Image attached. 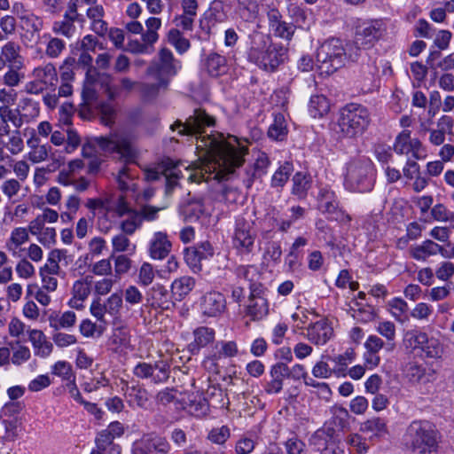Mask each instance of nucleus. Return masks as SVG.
<instances>
[{
	"label": "nucleus",
	"instance_id": "1",
	"mask_svg": "<svg viewBox=\"0 0 454 454\" xmlns=\"http://www.w3.org/2000/svg\"><path fill=\"white\" fill-rule=\"evenodd\" d=\"M215 125L214 117L204 110L196 109L184 122L176 121L171 129H179L180 135L196 136V149L200 154L197 161L189 165L174 163L168 159L156 168L147 169L145 179L156 181L160 176L166 180V193L169 194L177 184V180L187 176L192 183H200L210 179H223L244 162L247 148L240 145L235 137L225 138L222 134L201 136L206 127Z\"/></svg>",
	"mask_w": 454,
	"mask_h": 454
},
{
	"label": "nucleus",
	"instance_id": "2",
	"mask_svg": "<svg viewBox=\"0 0 454 454\" xmlns=\"http://www.w3.org/2000/svg\"><path fill=\"white\" fill-rule=\"evenodd\" d=\"M354 44L344 43L337 38L324 42L317 51V70L320 76H327L345 65L347 60L356 61L358 50Z\"/></svg>",
	"mask_w": 454,
	"mask_h": 454
},
{
	"label": "nucleus",
	"instance_id": "3",
	"mask_svg": "<svg viewBox=\"0 0 454 454\" xmlns=\"http://www.w3.org/2000/svg\"><path fill=\"white\" fill-rule=\"evenodd\" d=\"M160 62L152 64L147 69V74L154 82L143 84V93L147 98H154L160 92L168 89L169 77L174 76L181 67L179 61L174 59L173 53L167 48L159 52Z\"/></svg>",
	"mask_w": 454,
	"mask_h": 454
},
{
	"label": "nucleus",
	"instance_id": "4",
	"mask_svg": "<svg viewBox=\"0 0 454 454\" xmlns=\"http://www.w3.org/2000/svg\"><path fill=\"white\" fill-rule=\"evenodd\" d=\"M285 50L271 43L269 35L254 33L247 52L249 61L266 71H274L284 61Z\"/></svg>",
	"mask_w": 454,
	"mask_h": 454
},
{
	"label": "nucleus",
	"instance_id": "5",
	"mask_svg": "<svg viewBox=\"0 0 454 454\" xmlns=\"http://www.w3.org/2000/svg\"><path fill=\"white\" fill-rule=\"evenodd\" d=\"M371 121L368 109L356 103L347 104L340 109L337 133L347 138H355L364 134Z\"/></svg>",
	"mask_w": 454,
	"mask_h": 454
},
{
	"label": "nucleus",
	"instance_id": "6",
	"mask_svg": "<svg viewBox=\"0 0 454 454\" xmlns=\"http://www.w3.org/2000/svg\"><path fill=\"white\" fill-rule=\"evenodd\" d=\"M403 443L411 454H432L438 447L436 432L427 421H412L406 428Z\"/></svg>",
	"mask_w": 454,
	"mask_h": 454
},
{
	"label": "nucleus",
	"instance_id": "7",
	"mask_svg": "<svg viewBox=\"0 0 454 454\" xmlns=\"http://www.w3.org/2000/svg\"><path fill=\"white\" fill-rule=\"evenodd\" d=\"M374 165L369 158L353 159L347 163L345 185L350 191L370 192L374 185Z\"/></svg>",
	"mask_w": 454,
	"mask_h": 454
},
{
	"label": "nucleus",
	"instance_id": "8",
	"mask_svg": "<svg viewBox=\"0 0 454 454\" xmlns=\"http://www.w3.org/2000/svg\"><path fill=\"white\" fill-rule=\"evenodd\" d=\"M94 145H98L106 153H115L119 160L126 163L135 160L136 153L130 142L121 135L114 134L109 137H95L91 143H87L82 146L83 157L92 156Z\"/></svg>",
	"mask_w": 454,
	"mask_h": 454
},
{
	"label": "nucleus",
	"instance_id": "9",
	"mask_svg": "<svg viewBox=\"0 0 454 454\" xmlns=\"http://www.w3.org/2000/svg\"><path fill=\"white\" fill-rule=\"evenodd\" d=\"M254 222L249 215H239L236 218L232 234V246L240 254L253 252L256 239Z\"/></svg>",
	"mask_w": 454,
	"mask_h": 454
},
{
	"label": "nucleus",
	"instance_id": "10",
	"mask_svg": "<svg viewBox=\"0 0 454 454\" xmlns=\"http://www.w3.org/2000/svg\"><path fill=\"white\" fill-rule=\"evenodd\" d=\"M386 32V25L381 20H374L358 26L356 29L354 41V51L358 50V56L361 49H370L378 42Z\"/></svg>",
	"mask_w": 454,
	"mask_h": 454
},
{
	"label": "nucleus",
	"instance_id": "11",
	"mask_svg": "<svg viewBox=\"0 0 454 454\" xmlns=\"http://www.w3.org/2000/svg\"><path fill=\"white\" fill-rule=\"evenodd\" d=\"M250 294L244 304V316L252 321L263 319L269 314V302L263 295V288L261 284L249 285Z\"/></svg>",
	"mask_w": 454,
	"mask_h": 454
},
{
	"label": "nucleus",
	"instance_id": "12",
	"mask_svg": "<svg viewBox=\"0 0 454 454\" xmlns=\"http://www.w3.org/2000/svg\"><path fill=\"white\" fill-rule=\"evenodd\" d=\"M33 80L26 84V91L29 94H39L55 87L58 82L57 70L53 64L47 63L37 67L32 71Z\"/></svg>",
	"mask_w": 454,
	"mask_h": 454
},
{
	"label": "nucleus",
	"instance_id": "13",
	"mask_svg": "<svg viewBox=\"0 0 454 454\" xmlns=\"http://www.w3.org/2000/svg\"><path fill=\"white\" fill-rule=\"evenodd\" d=\"M123 301L121 293L112 294L106 301L95 298L90 306V314L99 322L106 323V316L117 317L122 308Z\"/></svg>",
	"mask_w": 454,
	"mask_h": 454
},
{
	"label": "nucleus",
	"instance_id": "14",
	"mask_svg": "<svg viewBox=\"0 0 454 454\" xmlns=\"http://www.w3.org/2000/svg\"><path fill=\"white\" fill-rule=\"evenodd\" d=\"M406 341L413 349H420L426 356L438 358L442 354V347L435 338H429L426 333L412 331L406 333Z\"/></svg>",
	"mask_w": 454,
	"mask_h": 454
},
{
	"label": "nucleus",
	"instance_id": "15",
	"mask_svg": "<svg viewBox=\"0 0 454 454\" xmlns=\"http://www.w3.org/2000/svg\"><path fill=\"white\" fill-rule=\"evenodd\" d=\"M170 450V444L165 437L153 433L143 435L134 442L132 454H168Z\"/></svg>",
	"mask_w": 454,
	"mask_h": 454
},
{
	"label": "nucleus",
	"instance_id": "16",
	"mask_svg": "<svg viewBox=\"0 0 454 454\" xmlns=\"http://www.w3.org/2000/svg\"><path fill=\"white\" fill-rule=\"evenodd\" d=\"M85 207L91 212L92 218L96 216L97 210H101L103 213L98 216L97 223L98 230L102 233H108L111 230V225L108 224L109 214L112 212V199L110 196L101 198H90L86 200Z\"/></svg>",
	"mask_w": 454,
	"mask_h": 454
},
{
	"label": "nucleus",
	"instance_id": "17",
	"mask_svg": "<svg viewBox=\"0 0 454 454\" xmlns=\"http://www.w3.org/2000/svg\"><path fill=\"white\" fill-rule=\"evenodd\" d=\"M393 148L397 154L411 153L417 160L423 157L421 153L424 152V147L421 141L419 138H411V130L408 129H404L397 135Z\"/></svg>",
	"mask_w": 454,
	"mask_h": 454
},
{
	"label": "nucleus",
	"instance_id": "18",
	"mask_svg": "<svg viewBox=\"0 0 454 454\" xmlns=\"http://www.w3.org/2000/svg\"><path fill=\"white\" fill-rule=\"evenodd\" d=\"M168 372V366L163 362L156 363L154 365L147 363H139L133 370V373L137 378H152L155 383L167 380L169 376Z\"/></svg>",
	"mask_w": 454,
	"mask_h": 454
},
{
	"label": "nucleus",
	"instance_id": "19",
	"mask_svg": "<svg viewBox=\"0 0 454 454\" xmlns=\"http://www.w3.org/2000/svg\"><path fill=\"white\" fill-rule=\"evenodd\" d=\"M317 208L324 214H327L333 221H342L344 214L338 210V204L334 193L327 187L321 188L317 196Z\"/></svg>",
	"mask_w": 454,
	"mask_h": 454
},
{
	"label": "nucleus",
	"instance_id": "20",
	"mask_svg": "<svg viewBox=\"0 0 454 454\" xmlns=\"http://www.w3.org/2000/svg\"><path fill=\"white\" fill-rule=\"evenodd\" d=\"M226 309V300L223 294L216 291L207 293L200 302V309L204 316L217 317Z\"/></svg>",
	"mask_w": 454,
	"mask_h": 454
},
{
	"label": "nucleus",
	"instance_id": "21",
	"mask_svg": "<svg viewBox=\"0 0 454 454\" xmlns=\"http://www.w3.org/2000/svg\"><path fill=\"white\" fill-rule=\"evenodd\" d=\"M25 115L22 114L18 108H12L7 106H0V136L8 135L11 131V126L15 129V130L21 128L24 123Z\"/></svg>",
	"mask_w": 454,
	"mask_h": 454
},
{
	"label": "nucleus",
	"instance_id": "22",
	"mask_svg": "<svg viewBox=\"0 0 454 454\" xmlns=\"http://www.w3.org/2000/svg\"><path fill=\"white\" fill-rule=\"evenodd\" d=\"M172 247L166 232H155L149 241L148 253L153 260H162L168 256Z\"/></svg>",
	"mask_w": 454,
	"mask_h": 454
},
{
	"label": "nucleus",
	"instance_id": "23",
	"mask_svg": "<svg viewBox=\"0 0 454 454\" xmlns=\"http://www.w3.org/2000/svg\"><path fill=\"white\" fill-rule=\"evenodd\" d=\"M269 27L273 34L280 38L290 40L294 34V26L282 20L279 11L272 8L268 12Z\"/></svg>",
	"mask_w": 454,
	"mask_h": 454
},
{
	"label": "nucleus",
	"instance_id": "24",
	"mask_svg": "<svg viewBox=\"0 0 454 454\" xmlns=\"http://www.w3.org/2000/svg\"><path fill=\"white\" fill-rule=\"evenodd\" d=\"M86 17L90 21V29L99 36H105L108 31V24L105 20L106 11L102 4L86 8Z\"/></svg>",
	"mask_w": 454,
	"mask_h": 454
},
{
	"label": "nucleus",
	"instance_id": "25",
	"mask_svg": "<svg viewBox=\"0 0 454 454\" xmlns=\"http://www.w3.org/2000/svg\"><path fill=\"white\" fill-rule=\"evenodd\" d=\"M0 57L7 63V67H25V59L21 55V46L17 42L8 41L2 45Z\"/></svg>",
	"mask_w": 454,
	"mask_h": 454
},
{
	"label": "nucleus",
	"instance_id": "26",
	"mask_svg": "<svg viewBox=\"0 0 454 454\" xmlns=\"http://www.w3.org/2000/svg\"><path fill=\"white\" fill-rule=\"evenodd\" d=\"M271 380L266 384L265 391L268 394H277L283 387V380L289 377V367L284 363H278L270 369Z\"/></svg>",
	"mask_w": 454,
	"mask_h": 454
},
{
	"label": "nucleus",
	"instance_id": "27",
	"mask_svg": "<svg viewBox=\"0 0 454 454\" xmlns=\"http://www.w3.org/2000/svg\"><path fill=\"white\" fill-rule=\"evenodd\" d=\"M27 333L35 355L43 358L48 357L53 350V344L47 340L45 334L37 329L29 330Z\"/></svg>",
	"mask_w": 454,
	"mask_h": 454
},
{
	"label": "nucleus",
	"instance_id": "28",
	"mask_svg": "<svg viewBox=\"0 0 454 454\" xmlns=\"http://www.w3.org/2000/svg\"><path fill=\"white\" fill-rule=\"evenodd\" d=\"M90 278L86 277L76 280L72 287V295L69 304L71 307L79 309L82 307V302L90 294Z\"/></svg>",
	"mask_w": 454,
	"mask_h": 454
},
{
	"label": "nucleus",
	"instance_id": "29",
	"mask_svg": "<svg viewBox=\"0 0 454 454\" xmlns=\"http://www.w3.org/2000/svg\"><path fill=\"white\" fill-rule=\"evenodd\" d=\"M27 144L29 147L27 158L30 162L37 164L45 161L49 158L51 151V146L50 145H40L38 143V138L36 137H31L27 141Z\"/></svg>",
	"mask_w": 454,
	"mask_h": 454
},
{
	"label": "nucleus",
	"instance_id": "30",
	"mask_svg": "<svg viewBox=\"0 0 454 454\" xmlns=\"http://www.w3.org/2000/svg\"><path fill=\"white\" fill-rule=\"evenodd\" d=\"M405 376L412 382H428L430 381L434 372L431 369H427L422 364L416 362H410L404 367Z\"/></svg>",
	"mask_w": 454,
	"mask_h": 454
},
{
	"label": "nucleus",
	"instance_id": "31",
	"mask_svg": "<svg viewBox=\"0 0 454 454\" xmlns=\"http://www.w3.org/2000/svg\"><path fill=\"white\" fill-rule=\"evenodd\" d=\"M203 66L207 73L213 77L223 75L228 71L225 57L215 52L206 57Z\"/></svg>",
	"mask_w": 454,
	"mask_h": 454
},
{
	"label": "nucleus",
	"instance_id": "32",
	"mask_svg": "<svg viewBox=\"0 0 454 454\" xmlns=\"http://www.w3.org/2000/svg\"><path fill=\"white\" fill-rule=\"evenodd\" d=\"M214 254L211 244L207 241L201 242L196 247L186 249V261L192 266L195 267L201 260L207 259Z\"/></svg>",
	"mask_w": 454,
	"mask_h": 454
},
{
	"label": "nucleus",
	"instance_id": "33",
	"mask_svg": "<svg viewBox=\"0 0 454 454\" xmlns=\"http://www.w3.org/2000/svg\"><path fill=\"white\" fill-rule=\"evenodd\" d=\"M319 318L314 321V340L316 344L324 345L333 335V328L327 318L322 317L314 313V318Z\"/></svg>",
	"mask_w": 454,
	"mask_h": 454
},
{
	"label": "nucleus",
	"instance_id": "34",
	"mask_svg": "<svg viewBox=\"0 0 454 454\" xmlns=\"http://www.w3.org/2000/svg\"><path fill=\"white\" fill-rule=\"evenodd\" d=\"M195 284V279L190 276H183L175 279L171 285L172 296L177 301H182L194 288Z\"/></svg>",
	"mask_w": 454,
	"mask_h": 454
},
{
	"label": "nucleus",
	"instance_id": "35",
	"mask_svg": "<svg viewBox=\"0 0 454 454\" xmlns=\"http://www.w3.org/2000/svg\"><path fill=\"white\" fill-rule=\"evenodd\" d=\"M440 247L441 246L437 243L427 239L420 245L411 247L410 248V254L416 260L425 261L431 255H434L438 253L440 254Z\"/></svg>",
	"mask_w": 454,
	"mask_h": 454
},
{
	"label": "nucleus",
	"instance_id": "36",
	"mask_svg": "<svg viewBox=\"0 0 454 454\" xmlns=\"http://www.w3.org/2000/svg\"><path fill=\"white\" fill-rule=\"evenodd\" d=\"M360 431L370 434V440L372 441L387 434V425L380 418H372L361 424Z\"/></svg>",
	"mask_w": 454,
	"mask_h": 454
},
{
	"label": "nucleus",
	"instance_id": "37",
	"mask_svg": "<svg viewBox=\"0 0 454 454\" xmlns=\"http://www.w3.org/2000/svg\"><path fill=\"white\" fill-rule=\"evenodd\" d=\"M29 239V232L27 228L16 227L6 240L5 247L9 252L15 254L17 250Z\"/></svg>",
	"mask_w": 454,
	"mask_h": 454
},
{
	"label": "nucleus",
	"instance_id": "38",
	"mask_svg": "<svg viewBox=\"0 0 454 454\" xmlns=\"http://www.w3.org/2000/svg\"><path fill=\"white\" fill-rule=\"evenodd\" d=\"M67 259V251L62 249L52 250L48 256L47 262L40 271L51 275H59L61 272L59 262Z\"/></svg>",
	"mask_w": 454,
	"mask_h": 454
},
{
	"label": "nucleus",
	"instance_id": "39",
	"mask_svg": "<svg viewBox=\"0 0 454 454\" xmlns=\"http://www.w3.org/2000/svg\"><path fill=\"white\" fill-rule=\"evenodd\" d=\"M50 326L55 330L68 329L76 322V315L74 311L67 310L62 314H51L49 317Z\"/></svg>",
	"mask_w": 454,
	"mask_h": 454
},
{
	"label": "nucleus",
	"instance_id": "40",
	"mask_svg": "<svg viewBox=\"0 0 454 454\" xmlns=\"http://www.w3.org/2000/svg\"><path fill=\"white\" fill-rule=\"evenodd\" d=\"M149 295L153 305L162 309H168L172 304L168 299V290L162 285L157 284L153 286L150 290Z\"/></svg>",
	"mask_w": 454,
	"mask_h": 454
},
{
	"label": "nucleus",
	"instance_id": "41",
	"mask_svg": "<svg viewBox=\"0 0 454 454\" xmlns=\"http://www.w3.org/2000/svg\"><path fill=\"white\" fill-rule=\"evenodd\" d=\"M126 395L130 405L136 404L140 408H146L149 402V395L145 388L137 386L127 387Z\"/></svg>",
	"mask_w": 454,
	"mask_h": 454
},
{
	"label": "nucleus",
	"instance_id": "42",
	"mask_svg": "<svg viewBox=\"0 0 454 454\" xmlns=\"http://www.w3.org/2000/svg\"><path fill=\"white\" fill-rule=\"evenodd\" d=\"M215 330L212 328L206 326L197 328L193 332L194 341L192 343L193 349L197 348L199 350L213 342L215 340Z\"/></svg>",
	"mask_w": 454,
	"mask_h": 454
},
{
	"label": "nucleus",
	"instance_id": "43",
	"mask_svg": "<svg viewBox=\"0 0 454 454\" xmlns=\"http://www.w3.org/2000/svg\"><path fill=\"white\" fill-rule=\"evenodd\" d=\"M75 21L81 20L64 15V19L62 20H58L53 23L52 31L55 34L61 35L67 38H71L74 35L76 31V27L74 26Z\"/></svg>",
	"mask_w": 454,
	"mask_h": 454
},
{
	"label": "nucleus",
	"instance_id": "44",
	"mask_svg": "<svg viewBox=\"0 0 454 454\" xmlns=\"http://www.w3.org/2000/svg\"><path fill=\"white\" fill-rule=\"evenodd\" d=\"M128 236L129 235L121 232L112 238L111 244L113 247V254L128 253L131 254L136 251V245L131 243Z\"/></svg>",
	"mask_w": 454,
	"mask_h": 454
},
{
	"label": "nucleus",
	"instance_id": "45",
	"mask_svg": "<svg viewBox=\"0 0 454 454\" xmlns=\"http://www.w3.org/2000/svg\"><path fill=\"white\" fill-rule=\"evenodd\" d=\"M145 24L146 29L142 34V40L153 45L159 39L158 30L161 27V20L157 17H150Z\"/></svg>",
	"mask_w": 454,
	"mask_h": 454
},
{
	"label": "nucleus",
	"instance_id": "46",
	"mask_svg": "<svg viewBox=\"0 0 454 454\" xmlns=\"http://www.w3.org/2000/svg\"><path fill=\"white\" fill-rule=\"evenodd\" d=\"M215 354L218 358H232L239 353V348L233 340H221L215 345Z\"/></svg>",
	"mask_w": 454,
	"mask_h": 454
},
{
	"label": "nucleus",
	"instance_id": "47",
	"mask_svg": "<svg viewBox=\"0 0 454 454\" xmlns=\"http://www.w3.org/2000/svg\"><path fill=\"white\" fill-rule=\"evenodd\" d=\"M182 213L187 221L194 222L205 213V207L200 200H192L184 205Z\"/></svg>",
	"mask_w": 454,
	"mask_h": 454
},
{
	"label": "nucleus",
	"instance_id": "48",
	"mask_svg": "<svg viewBox=\"0 0 454 454\" xmlns=\"http://www.w3.org/2000/svg\"><path fill=\"white\" fill-rule=\"evenodd\" d=\"M287 134V128L285 117L278 114L274 117L273 123L270 126L268 135L276 140H283Z\"/></svg>",
	"mask_w": 454,
	"mask_h": 454
},
{
	"label": "nucleus",
	"instance_id": "49",
	"mask_svg": "<svg viewBox=\"0 0 454 454\" xmlns=\"http://www.w3.org/2000/svg\"><path fill=\"white\" fill-rule=\"evenodd\" d=\"M167 39L168 43L174 46L176 51L181 54L188 51L191 46L189 40L176 28H172L168 31Z\"/></svg>",
	"mask_w": 454,
	"mask_h": 454
},
{
	"label": "nucleus",
	"instance_id": "50",
	"mask_svg": "<svg viewBox=\"0 0 454 454\" xmlns=\"http://www.w3.org/2000/svg\"><path fill=\"white\" fill-rule=\"evenodd\" d=\"M4 147L11 155H18L24 150V141L19 129L8 134V139L4 142Z\"/></svg>",
	"mask_w": 454,
	"mask_h": 454
},
{
	"label": "nucleus",
	"instance_id": "51",
	"mask_svg": "<svg viewBox=\"0 0 454 454\" xmlns=\"http://www.w3.org/2000/svg\"><path fill=\"white\" fill-rule=\"evenodd\" d=\"M142 225V218L138 212H132L125 220L120 223L119 228L122 233L133 235Z\"/></svg>",
	"mask_w": 454,
	"mask_h": 454
},
{
	"label": "nucleus",
	"instance_id": "52",
	"mask_svg": "<svg viewBox=\"0 0 454 454\" xmlns=\"http://www.w3.org/2000/svg\"><path fill=\"white\" fill-rule=\"evenodd\" d=\"M185 409L190 414L195 417H203L207 414L209 411V404L205 398L199 396L190 399L186 403Z\"/></svg>",
	"mask_w": 454,
	"mask_h": 454
},
{
	"label": "nucleus",
	"instance_id": "53",
	"mask_svg": "<svg viewBox=\"0 0 454 454\" xmlns=\"http://www.w3.org/2000/svg\"><path fill=\"white\" fill-rule=\"evenodd\" d=\"M207 20L212 24V26H215L226 21L227 14L224 12V7L222 2L215 1L212 3L208 10Z\"/></svg>",
	"mask_w": 454,
	"mask_h": 454
},
{
	"label": "nucleus",
	"instance_id": "54",
	"mask_svg": "<svg viewBox=\"0 0 454 454\" xmlns=\"http://www.w3.org/2000/svg\"><path fill=\"white\" fill-rule=\"evenodd\" d=\"M23 67H8V70L2 76V83L9 88L17 87L24 78L19 71Z\"/></svg>",
	"mask_w": 454,
	"mask_h": 454
},
{
	"label": "nucleus",
	"instance_id": "55",
	"mask_svg": "<svg viewBox=\"0 0 454 454\" xmlns=\"http://www.w3.org/2000/svg\"><path fill=\"white\" fill-rule=\"evenodd\" d=\"M111 341L117 347H126L130 341V333L127 326H118L114 329Z\"/></svg>",
	"mask_w": 454,
	"mask_h": 454
},
{
	"label": "nucleus",
	"instance_id": "56",
	"mask_svg": "<svg viewBox=\"0 0 454 454\" xmlns=\"http://www.w3.org/2000/svg\"><path fill=\"white\" fill-rule=\"evenodd\" d=\"M294 168L292 164L289 162H285V164L280 166L279 168L274 173L271 180L272 185L283 186L288 180Z\"/></svg>",
	"mask_w": 454,
	"mask_h": 454
},
{
	"label": "nucleus",
	"instance_id": "57",
	"mask_svg": "<svg viewBox=\"0 0 454 454\" xmlns=\"http://www.w3.org/2000/svg\"><path fill=\"white\" fill-rule=\"evenodd\" d=\"M15 271L20 279L27 280L35 275V269L34 265L27 259H20L16 266Z\"/></svg>",
	"mask_w": 454,
	"mask_h": 454
},
{
	"label": "nucleus",
	"instance_id": "58",
	"mask_svg": "<svg viewBox=\"0 0 454 454\" xmlns=\"http://www.w3.org/2000/svg\"><path fill=\"white\" fill-rule=\"evenodd\" d=\"M52 374L60 377L64 380H74L72 365L66 361H58L54 364L51 370Z\"/></svg>",
	"mask_w": 454,
	"mask_h": 454
},
{
	"label": "nucleus",
	"instance_id": "59",
	"mask_svg": "<svg viewBox=\"0 0 454 454\" xmlns=\"http://www.w3.org/2000/svg\"><path fill=\"white\" fill-rule=\"evenodd\" d=\"M154 277L155 270L153 266L147 262H143L138 270V283L147 286L153 283Z\"/></svg>",
	"mask_w": 454,
	"mask_h": 454
},
{
	"label": "nucleus",
	"instance_id": "60",
	"mask_svg": "<svg viewBox=\"0 0 454 454\" xmlns=\"http://www.w3.org/2000/svg\"><path fill=\"white\" fill-rule=\"evenodd\" d=\"M31 357V351L29 348L24 345H18L12 348V363L20 366L27 362Z\"/></svg>",
	"mask_w": 454,
	"mask_h": 454
},
{
	"label": "nucleus",
	"instance_id": "61",
	"mask_svg": "<svg viewBox=\"0 0 454 454\" xmlns=\"http://www.w3.org/2000/svg\"><path fill=\"white\" fill-rule=\"evenodd\" d=\"M66 48L63 40L58 37H51L45 49V54L51 59L59 57Z\"/></svg>",
	"mask_w": 454,
	"mask_h": 454
},
{
	"label": "nucleus",
	"instance_id": "62",
	"mask_svg": "<svg viewBox=\"0 0 454 454\" xmlns=\"http://www.w3.org/2000/svg\"><path fill=\"white\" fill-rule=\"evenodd\" d=\"M17 28L16 19L12 15H4L0 19V31L7 39L14 35Z\"/></svg>",
	"mask_w": 454,
	"mask_h": 454
},
{
	"label": "nucleus",
	"instance_id": "63",
	"mask_svg": "<svg viewBox=\"0 0 454 454\" xmlns=\"http://www.w3.org/2000/svg\"><path fill=\"white\" fill-rule=\"evenodd\" d=\"M76 45L78 50L87 52L95 51L98 45H99L100 49H103L102 44H100L97 37L92 35H86L77 42Z\"/></svg>",
	"mask_w": 454,
	"mask_h": 454
},
{
	"label": "nucleus",
	"instance_id": "64",
	"mask_svg": "<svg viewBox=\"0 0 454 454\" xmlns=\"http://www.w3.org/2000/svg\"><path fill=\"white\" fill-rule=\"evenodd\" d=\"M52 340L59 348H67L74 345L77 338L74 334L58 332L52 335Z\"/></svg>",
	"mask_w": 454,
	"mask_h": 454
}]
</instances>
